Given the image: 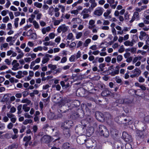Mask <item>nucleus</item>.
Returning a JSON list of instances; mask_svg holds the SVG:
<instances>
[{
    "label": "nucleus",
    "mask_w": 149,
    "mask_h": 149,
    "mask_svg": "<svg viewBox=\"0 0 149 149\" xmlns=\"http://www.w3.org/2000/svg\"><path fill=\"white\" fill-rule=\"evenodd\" d=\"M71 100H67L64 101V103L61 106V109L64 110L63 112H66L67 111L71 110L72 108L70 103Z\"/></svg>",
    "instance_id": "f257e3e1"
},
{
    "label": "nucleus",
    "mask_w": 149,
    "mask_h": 149,
    "mask_svg": "<svg viewBox=\"0 0 149 149\" xmlns=\"http://www.w3.org/2000/svg\"><path fill=\"white\" fill-rule=\"evenodd\" d=\"M84 116V112L81 109H78L76 112L73 113L71 117L73 119H76L79 118H81Z\"/></svg>",
    "instance_id": "f03ea898"
},
{
    "label": "nucleus",
    "mask_w": 149,
    "mask_h": 149,
    "mask_svg": "<svg viewBox=\"0 0 149 149\" xmlns=\"http://www.w3.org/2000/svg\"><path fill=\"white\" fill-rule=\"evenodd\" d=\"M99 130L102 136L105 137H108L109 136V132L106 127L103 125L99 126Z\"/></svg>",
    "instance_id": "7ed1b4c3"
},
{
    "label": "nucleus",
    "mask_w": 149,
    "mask_h": 149,
    "mask_svg": "<svg viewBox=\"0 0 149 149\" xmlns=\"http://www.w3.org/2000/svg\"><path fill=\"white\" fill-rule=\"evenodd\" d=\"M53 139L50 136L48 135H45L41 139V142L42 143H46L48 144V146L51 147L52 146L50 144V143Z\"/></svg>",
    "instance_id": "20e7f679"
},
{
    "label": "nucleus",
    "mask_w": 149,
    "mask_h": 149,
    "mask_svg": "<svg viewBox=\"0 0 149 149\" xmlns=\"http://www.w3.org/2000/svg\"><path fill=\"white\" fill-rule=\"evenodd\" d=\"M86 126V125H77L75 129L76 132L79 134H84L85 132Z\"/></svg>",
    "instance_id": "39448f33"
},
{
    "label": "nucleus",
    "mask_w": 149,
    "mask_h": 149,
    "mask_svg": "<svg viewBox=\"0 0 149 149\" xmlns=\"http://www.w3.org/2000/svg\"><path fill=\"white\" fill-rule=\"evenodd\" d=\"M86 147L89 149H96L98 147L97 146L96 143L93 142L91 140H88L86 141L85 143Z\"/></svg>",
    "instance_id": "423d86ee"
},
{
    "label": "nucleus",
    "mask_w": 149,
    "mask_h": 149,
    "mask_svg": "<svg viewBox=\"0 0 149 149\" xmlns=\"http://www.w3.org/2000/svg\"><path fill=\"white\" fill-rule=\"evenodd\" d=\"M122 138L127 142L132 141V139L131 136L126 132H123L122 134Z\"/></svg>",
    "instance_id": "0eeeda50"
},
{
    "label": "nucleus",
    "mask_w": 149,
    "mask_h": 149,
    "mask_svg": "<svg viewBox=\"0 0 149 149\" xmlns=\"http://www.w3.org/2000/svg\"><path fill=\"white\" fill-rule=\"evenodd\" d=\"M86 136L85 135H81L78 136L77 139V143L79 144H83L86 141Z\"/></svg>",
    "instance_id": "6e6552de"
},
{
    "label": "nucleus",
    "mask_w": 149,
    "mask_h": 149,
    "mask_svg": "<svg viewBox=\"0 0 149 149\" xmlns=\"http://www.w3.org/2000/svg\"><path fill=\"white\" fill-rule=\"evenodd\" d=\"M68 27L66 26L65 24L61 25L59 26L57 29V32L58 33H60L61 31L62 33H64L68 31Z\"/></svg>",
    "instance_id": "1a4fd4ad"
},
{
    "label": "nucleus",
    "mask_w": 149,
    "mask_h": 149,
    "mask_svg": "<svg viewBox=\"0 0 149 149\" xmlns=\"http://www.w3.org/2000/svg\"><path fill=\"white\" fill-rule=\"evenodd\" d=\"M95 116L96 119L99 121H103L104 120V115L100 112H96L95 113Z\"/></svg>",
    "instance_id": "9d476101"
},
{
    "label": "nucleus",
    "mask_w": 149,
    "mask_h": 149,
    "mask_svg": "<svg viewBox=\"0 0 149 149\" xmlns=\"http://www.w3.org/2000/svg\"><path fill=\"white\" fill-rule=\"evenodd\" d=\"M63 134L64 136L67 138H69L71 135V131L69 128L64 127L63 129Z\"/></svg>",
    "instance_id": "9b49d317"
},
{
    "label": "nucleus",
    "mask_w": 149,
    "mask_h": 149,
    "mask_svg": "<svg viewBox=\"0 0 149 149\" xmlns=\"http://www.w3.org/2000/svg\"><path fill=\"white\" fill-rule=\"evenodd\" d=\"M86 134L88 136H91L93 133L94 131V128L93 127H87L86 128Z\"/></svg>",
    "instance_id": "f8f14e48"
},
{
    "label": "nucleus",
    "mask_w": 149,
    "mask_h": 149,
    "mask_svg": "<svg viewBox=\"0 0 149 149\" xmlns=\"http://www.w3.org/2000/svg\"><path fill=\"white\" fill-rule=\"evenodd\" d=\"M102 8L101 7L97 8L94 12V14L97 16H100L102 15L103 13Z\"/></svg>",
    "instance_id": "ddd939ff"
},
{
    "label": "nucleus",
    "mask_w": 149,
    "mask_h": 149,
    "mask_svg": "<svg viewBox=\"0 0 149 149\" xmlns=\"http://www.w3.org/2000/svg\"><path fill=\"white\" fill-rule=\"evenodd\" d=\"M17 61L16 60H14L12 63V65H13V67L12 68V70L14 71L18 70L19 68H18L19 66V64L17 63Z\"/></svg>",
    "instance_id": "4468645a"
},
{
    "label": "nucleus",
    "mask_w": 149,
    "mask_h": 149,
    "mask_svg": "<svg viewBox=\"0 0 149 149\" xmlns=\"http://www.w3.org/2000/svg\"><path fill=\"white\" fill-rule=\"evenodd\" d=\"M124 103V99L123 98H120L119 99L117 100H116V102H114L113 107H116L118 106L119 107L120 106H119V105L118 104H123Z\"/></svg>",
    "instance_id": "2eb2a0df"
},
{
    "label": "nucleus",
    "mask_w": 149,
    "mask_h": 149,
    "mask_svg": "<svg viewBox=\"0 0 149 149\" xmlns=\"http://www.w3.org/2000/svg\"><path fill=\"white\" fill-rule=\"evenodd\" d=\"M136 134V138L137 140H139L143 138L144 134L142 131L137 130Z\"/></svg>",
    "instance_id": "dca6fc26"
},
{
    "label": "nucleus",
    "mask_w": 149,
    "mask_h": 149,
    "mask_svg": "<svg viewBox=\"0 0 149 149\" xmlns=\"http://www.w3.org/2000/svg\"><path fill=\"white\" fill-rule=\"evenodd\" d=\"M132 73L135 74L136 76V77H137L141 74V72L139 69L136 68L132 71Z\"/></svg>",
    "instance_id": "f3484780"
},
{
    "label": "nucleus",
    "mask_w": 149,
    "mask_h": 149,
    "mask_svg": "<svg viewBox=\"0 0 149 149\" xmlns=\"http://www.w3.org/2000/svg\"><path fill=\"white\" fill-rule=\"evenodd\" d=\"M70 103L72 108L75 107H78L80 105V102L79 100H74L73 102L71 101Z\"/></svg>",
    "instance_id": "a211bd4d"
},
{
    "label": "nucleus",
    "mask_w": 149,
    "mask_h": 149,
    "mask_svg": "<svg viewBox=\"0 0 149 149\" xmlns=\"http://www.w3.org/2000/svg\"><path fill=\"white\" fill-rule=\"evenodd\" d=\"M89 1L91 4V6L89 7V9H90L91 10H93V8L97 5L95 1V0H90Z\"/></svg>",
    "instance_id": "6ab92c4d"
},
{
    "label": "nucleus",
    "mask_w": 149,
    "mask_h": 149,
    "mask_svg": "<svg viewBox=\"0 0 149 149\" xmlns=\"http://www.w3.org/2000/svg\"><path fill=\"white\" fill-rule=\"evenodd\" d=\"M111 92L107 89H106L101 93L102 95L103 96H108L110 95Z\"/></svg>",
    "instance_id": "aec40b11"
},
{
    "label": "nucleus",
    "mask_w": 149,
    "mask_h": 149,
    "mask_svg": "<svg viewBox=\"0 0 149 149\" xmlns=\"http://www.w3.org/2000/svg\"><path fill=\"white\" fill-rule=\"evenodd\" d=\"M131 118L130 117H127L126 118H124L123 122H124V121L125 123H124L125 124H126L127 123H128V125H131L132 123V121L131 120Z\"/></svg>",
    "instance_id": "412c9836"
},
{
    "label": "nucleus",
    "mask_w": 149,
    "mask_h": 149,
    "mask_svg": "<svg viewBox=\"0 0 149 149\" xmlns=\"http://www.w3.org/2000/svg\"><path fill=\"white\" fill-rule=\"evenodd\" d=\"M73 125V121L72 120H68L66 121L64 123V125L66 126V127L69 128ZM64 127H66V126H64Z\"/></svg>",
    "instance_id": "4be33fe9"
},
{
    "label": "nucleus",
    "mask_w": 149,
    "mask_h": 149,
    "mask_svg": "<svg viewBox=\"0 0 149 149\" xmlns=\"http://www.w3.org/2000/svg\"><path fill=\"white\" fill-rule=\"evenodd\" d=\"M48 117L49 119H55V114L54 113L51 112L48 114Z\"/></svg>",
    "instance_id": "5701e85b"
},
{
    "label": "nucleus",
    "mask_w": 149,
    "mask_h": 149,
    "mask_svg": "<svg viewBox=\"0 0 149 149\" xmlns=\"http://www.w3.org/2000/svg\"><path fill=\"white\" fill-rule=\"evenodd\" d=\"M18 146L16 143H13L8 147V149H17Z\"/></svg>",
    "instance_id": "b1692460"
},
{
    "label": "nucleus",
    "mask_w": 149,
    "mask_h": 149,
    "mask_svg": "<svg viewBox=\"0 0 149 149\" xmlns=\"http://www.w3.org/2000/svg\"><path fill=\"white\" fill-rule=\"evenodd\" d=\"M27 104H24L23 105L22 109L25 112L29 111L30 109V107H27Z\"/></svg>",
    "instance_id": "393cba45"
},
{
    "label": "nucleus",
    "mask_w": 149,
    "mask_h": 149,
    "mask_svg": "<svg viewBox=\"0 0 149 149\" xmlns=\"http://www.w3.org/2000/svg\"><path fill=\"white\" fill-rule=\"evenodd\" d=\"M71 146V144L68 143H64L63 145V147L65 149H68Z\"/></svg>",
    "instance_id": "a878e982"
},
{
    "label": "nucleus",
    "mask_w": 149,
    "mask_h": 149,
    "mask_svg": "<svg viewBox=\"0 0 149 149\" xmlns=\"http://www.w3.org/2000/svg\"><path fill=\"white\" fill-rule=\"evenodd\" d=\"M48 67L51 69L52 71L54 70L57 68V66L56 65H52V64H49L48 65Z\"/></svg>",
    "instance_id": "bb28decb"
},
{
    "label": "nucleus",
    "mask_w": 149,
    "mask_h": 149,
    "mask_svg": "<svg viewBox=\"0 0 149 149\" xmlns=\"http://www.w3.org/2000/svg\"><path fill=\"white\" fill-rule=\"evenodd\" d=\"M21 102L23 103H26L27 104L29 105L31 103V101L27 98H26L22 100Z\"/></svg>",
    "instance_id": "cd10ccee"
},
{
    "label": "nucleus",
    "mask_w": 149,
    "mask_h": 149,
    "mask_svg": "<svg viewBox=\"0 0 149 149\" xmlns=\"http://www.w3.org/2000/svg\"><path fill=\"white\" fill-rule=\"evenodd\" d=\"M31 136H25L24 137L23 139V141L25 142H29L31 139Z\"/></svg>",
    "instance_id": "c85d7f7f"
},
{
    "label": "nucleus",
    "mask_w": 149,
    "mask_h": 149,
    "mask_svg": "<svg viewBox=\"0 0 149 149\" xmlns=\"http://www.w3.org/2000/svg\"><path fill=\"white\" fill-rule=\"evenodd\" d=\"M91 42V40L90 39L88 38L86 39L85 43L84 44V47H86L88 45V44Z\"/></svg>",
    "instance_id": "c756f323"
},
{
    "label": "nucleus",
    "mask_w": 149,
    "mask_h": 149,
    "mask_svg": "<svg viewBox=\"0 0 149 149\" xmlns=\"http://www.w3.org/2000/svg\"><path fill=\"white\" fill-rule=\"evenodd\" d=\"M49 58L45 56L43 57L42 61V63L43 64H45L49 60Z\"/></svg>",
    "instance_id": "7c9ffc66"
},
{
    "label": "nucleus",
    "mask_w": 149,
    "mask_h": 149,
    "mask_svg": "<svg viewBox=\"0 0 149 149\" xmlns=\"http://www.w3.org/2000/svg\"><path fill=\"white\" fill-rule=\"evenodd\" d=\"M111 10H107L106 12L104 13V16L105 17V18H107V17L108 16L109 14L111 13Z\"/></svg>",
    "instance_id": "2f4dec72"
},
{
    "label": "nucleus",
    "mask_w": 149,
    "mask_h": 149,
    "mask_svg": "<svg viewBox=\"0 0 149 149\" xmlns=\"http://www.w3.org/2000/svg\"><path fill=\"white\" fill-rule=\"evenodd\" d=\"M145 18L146 19H144L143 20V22L144 24H149V15H147L146 16Z\"/></svg>",
    "instance_id": "473e14b6"
},
{
    "label": "nucleus",
    "mask_w": 149,
    "mask_h": 149,
    "mask_svg": "<svg viewBox=\"0 0 149 149\" xmlns=\"http://www.w3.org/2000/svg\"><path fill=\"white\" fill-rule=\"evenodd\" d=\"M90 9L89 8H85L84 9L81 13V15L84 14H87L88 13L89 11L90 12L91 11L90 10H89Z\"/></svg>",
    "instance_id": "72a5a7b5"
},
{
    "label": "nucleus",
    "mask_w": 149,
    "mask_h": 149,
    "mask_svg": "<svg viewBox=\"0 0 149 149\" xmlns=\"http://www.w3.org/2000/svg\"><path fill=\"white\" fill-rule=\"evenodd\" d=\"M124 44L126 46H132L133 45L132 44L131 41H130L129 40H127L125 41L124 42Z\"/></svg>",
    "instance_id": "f704fd0d"
},
{
    "label": "nucleus",
    "mask_w": 149,
    "mask_h": 149,
    "mask_svg": "<svg viewBox=\"0 0 149 149\" xmlns=\"http://www.w3.org/2000/svg\"><path fill=\"white\" fill-rule=\"evenodd\" d=\"M139 13L137 12H134L133 17L135 19H137L139 18Z\"/></svg>",
    "instance_id": "c9c22d12"
},
{
    "label": "nucleus",
    "mask_w": 149,
    "mask_h": 149,
    "mask_svg": "<svg viewBox=\"0 0 149 149\" xmlns=\"http://www.w3.org/2000/svg\"><path fill=\"white\" fill-rule=\"evenodd\" d=\"M54 9V8L53 7H51L49 8V11H48V13L51 16H52L53 14V12Z\"/></svg>",
    "instance_id": "e433bc0d"
},
{
    "label": "nucleus",
    "mask_w": 149,
    "mask_h": 149,
    "mask_svg": "<svg viewBox=\"0 0 149 149\" xmlns=\"http://www.w3.org/2000/svg\"><path fill=\"white\" fill-rule=\"evenodd\" d=\"M42 48L41 46H39L37 48H35L33 49V51L35 52H38V51H42Z\"/></svg>",
    "instance_id": "4c0bfd02"
},
{
    "label": "nucleus",
    "mask_w": 149,
    "mask_h": 149,
    "mask_svg": "<svg viewBox=\"0 0 149 149\" xmlns=\"http://www.w3.org/2000/svg\"><path fill=\"white\" fill-rule=\"evenodd\" d=\"M34 5L36 7L39 8H41L42 5V3H39L38 2H35L34 3Z\"/></svg>",
    "instance_id": "58836bf2"
},
{
    "label": "nucleus",
    "mask_w": 149,
    "mask_h": 149,
    "mask_svg": "<svg viewBox=\"0 0 149 149\" xmlns=\"http://www.w3.org/2000/svg\"><path fill=\"white\" fill-rule=\"evenodd\" d=\"M19 20V18H17L15 19L14 25L16 28L18 26V21Z\"/></svg>",
    "instance_id": "ea45409f"
},
{
    "label": "nucleus",
    "mask_w": 149,
    "mask_h": 149,
    "mask_svg": "<svg viewBox=\"0 0 149 149\" xmlns=\"http://www.w3.org/2000/svg\"><path fill=\"white\" fill-rule=\"evenodd\" d=\"M62 116H63L61 113H57L56 114H55V119H58L59 118H60L62 117Z\"/></svg>",
    "instance_id": "a19ab883"
},
{
    "label": "nucleus",
    "mask_w": 149,
    "mask_h": 149,
    "mask_svg": "<svg viewBox=\"0 0 149 149\" xmlns=\"http://www.w3.org/2000/svg\"><path fill=\"white\" fill-rule=\"evenodd\" d=\"M124 18L125 20H129V15L128 14V12H126L124 14Z\"/></svg>",
    "instance_id": "79ce46f5"
},
{
    "label": "nucleus",
    "mask_w": 149,
    "mask_h": 149,
    "mask_svg": "<svg viewBox=\"0 0 149 149\" xmlns=\"http://www.w3.org/2000/svg\"><path fill=\"white\" fill-rule=\"evenodd\" d=\"M104 118L105 117L106 119H109L111 118V115L108 113H106L104 114Z\"/></svg>",
    "instance_id": "37998d69"
},
{
    "label": "nucleus",
    "mask_w": 149,
    "mask_h": 149,
    "mask_svg": "<svg viewBox=\"0 0 149 149\" xmlns=\"http://www.w3.org/2000/svg\"><path fill=\"white\" fill-rule=\"evenodd\" d=\"M58 7L61 9V11L62 13H63L64 12L65 10V7L64 6L59 5L58 6Z\"/></svg>",
    "instance_id": "c03bdc74"
},
{
    "label": "nucleus",
    "mask_w": 149,
    "mask_h": 149,
    "mask_svg": "<svg viewBox=\"0 0 149 149\" xmlns=\"http://www.w3.org/2000/svg\"><path fill=\"white\" fill-rule=\"evenodd\" d=\"M82 35V33L81 32H79L77 33L76 38L78 39L80 38Z\"/></svg>",
    "instance_id": "a18cd8bd"
},
{
    "label": "nucleus",
    "mask_w": 149,
    "mask_h": 149,
    "mask_svg": "<svg viewBox=\"0 0 149 149\" xmlns=\"http://www.w3.org/2000/svg\"><path fill=\"white\" fill-rule=\"evenodd\" d=\"M145 79L142 76H140L139 77L138 81L139 82L143 83L145 81Z\"/></svg>",
    "instance_id": "49530a36"
},
{
    "label": "nucleus",
    "mask_w": 149,
    "mask_h": 149,
    "mask_svg": "<svg viewBox=\"0 0 149 149\" xmlns=\"http://www.w3.org/2000/svg\"><path fill=\"white\" fill-rule=\"evenodd\" d=\"M20 53V54H18L16 58L17 59H19L23 56L24 55L23 53V52H21Z\"/></svg>",
    "instance_id": "de8ad7c7"
},
{
    "label": "nucleus",
    "mask_w": 149,
    "mask_h": 149,
    "mask_svg": "<svg viewBox=\"0 0 149 149\" xmlns=\"http://www.w3.org/2000/svg\"><path fill=\"white\" fill-rule=\"evenodd\" d=\"M122 59L123 56L121 55H119L117 56V59L118 62H120L121 61Z\"/></svg>",
    "instance_id": "09e8293b"
},
{
    "label": "nucleus",
    "mask_w": 149,
    "mask_h": 149,
    "mask_svg": "<svg viewBox=\"0 0 149 149\" xmlns=\"http://www.w3.org/2000/svg\"><path fill=\"white\" fill-rule=\"evenodd\" d=\"M33 23L36 28L38 29L39 28L38 24L36 21H33Z\"/></svg>",
    "instance_id": "8fccbe9b"
},
{
    "label": "nucleus",
    "mask_w": 149,
    "mask_h": 149,
    "mask_svg": "<svg viewBox=\"0 0 149 149\" xmlns=\"http://www.w3.org/2000/svg\"><path fill=\"white\" fill-rule=\"evenodd\" d=\"M5 128V124L0 121V130H2Z\"/></svg>",
    "instance_id": "3c124183"
},
{
    "label": "nucleus",
    "mask_w": 149,
    "mask_h": 149,
    "mask_svg": "<svg viewBox=\"0 0 149 149\" xmlns=\"http://www.w3.org/2000/svg\"><path fill=\"white\" fill-rule=\"evenodd\" d=\"M73 37V36L72 33H69L68 36H67V39L70 40L72 39Z\"/></svg>",
    "instance_id": "603ef678"
},
{
    "label": "nucleus",
    "mask_w": 149,
    "mask_h": 149,
    "mask_svg": "<svg viewBox=\"0 0 149 149\" xmlns=\"http://www.w3.org/2000/svg\"><path fill=\"white\" fill-rule=\"evenodd\" d=\"M7 116L8 118H11L13 117H15L14 115H13L11 113H7Z\"/></svg>",
    "instance_id": "864d4df0"
},
{
    "label": "nucleus",
    "mask_w": 149,
    "mask_h": 149,
    "mask_svg": "<svg viewBox=\"0 0 149 149\" xmlns=\"http://www.w3.org/2000/svg\"><path fill=\"white\" fill-rule=\"evenodd\" d=\"M13 124L10 122L7 125V128L9 129H11L12 128L13 126Z\"/></svg>",
    "instance_id": "5fc2aeb1"
},
{
    "label": "nucleus",
    "mask_w": 149,
    "mask_h": 149,
    "mask_svg": "<svg viewBox=\"0 0 149 149\" xmlns=\"http://www.w3.org/2000/svg\"><path fill=\"white\" fill-rule=\"evenodd\" d=\"M43 101L45 103V105H46L49 101V98L48 97L47 98L45 99H43Z\"/></svg>",
    "instance_id": "6e6d98bb"
},
{
    "label": "nucleus",
    "mask_w": 149,
    "mask_h": 149,
    "mask_svg": "<svg viewBox=\"0 0 149 149\" xmlns=\"http://www.w3.org/2000/svg\"><path fill=\"white\" fill-rule=\"evenodd\" d=\"M125 49L123 47V45H122L120 47V49L118 50V52L120 53H122L124 51Z\"/></svg>",
    "instance_id": "4d7b16f0"
},
{
    "label": "nucleus",
    "mask_w": 149,
    "mask_h": 149,
    "mask_svg": "<svg viewBox=\"0 0 149 149\" xmlns=\"http://www.w3.org/2000/svg\"><path fill=\"white\" fill-rule=\"evenodd\" d=\"M86 120L88 122H90L92 120V118L90 116H88L86 118Z\"/></svg>",
    "instance_id": "13d9d810"
},
{
    "label": "nucleus",
    "mask_w": 149,
    "mask_h": 149,
    "mask_svg": "<svg viewBox=\"0 0 149 149\" xmlns=\"http://www.w3.org/2000/svg\"><path fill=\"white\" fill-rule=\"evenodd\" d=\"M9 20V17L8 16H6L3 18V22L4 23H6Z\"/></svg>",
    "instance_id": "bf43d9fd"
},
{
    "label": "nucleus",
    "mask_w": 149,
    "mask_h": 149,
    "mask_svg": "<svg viewBox=\"0 0 149 149\" xmlns=\"http://www.w3.org/2000/svg\"><path fill=\"white\" fill-rule=\"evenodd\" d=\"M116 82L118 83H120L122 82V80L120 79L119 78V77H116Z\"/></svg>",
    "instance_id": "052dcab7"
},
{
    "label": "nucleus",
    "mask_w": 149,
    "mask_h": 149,
    "mask_svg": "<svg viewBox=\"0 0 149 149\" xmlns=\"http://www.w3.org/2000/svg\"><path fill=\"white\" fill-rule=\"evenodd\" d=\"M67 60V58L66 57H64L63 58H62L61 60V63H64Z\"/></svg>",
    "instance_id": "680f3d73"
},
{
    "label": "nucleus",
    "mask_w": 149,
    "mask_h": 149,
    "mask_svg": "<svg viewBox=\"0 0 149 149\" xmlns=\"http://www.w3.org/2000/svg\"><path fill=\"white\" fill-rule=\"evenodd\" d=\"M17 120L16 118L15 117H13L10 118V121L13 123H15Z\"/></svg>",
    "instance_id": "e2e57ef3"
},
{
    "label": "nucleus",
    "mask_w": 149,
    "mask_h": 149,
    "mask_svg": "<svg viewBox=\"0 0 149 149\" xmlns=\"http://www.w3.org/2000/svg\"><path fill=\"white\" fill-rule=\"evenodd\" d=\"M16 111V109L14 107H13L11 108L10 112L11 113H14Z\"/></svg>",
    "instance_id": "0e129e2a"
},
{
    "label": "nucleus",
    "mask_w": 149,
    "mask_h": 149,
    "mask_svg": "<svg viewBox=\"0 0 149 149\" xmlns=\"http://www.w3.org/2000/svg\"><path fill=\"white\" fill-rule=\"evenodd\" d=\"M75 59V56L74 55H72L69 58V61L71 62L74 61Z\"/></svg>",
    "instance_id": "69168bd1"
},
{
    "label": "nucleus",
    "mask_w": 149,
    "mask_h": 149,
    "mask_svg": "<svg viewBox=\"0 0 149 149\" xmlns=\"http://www.w3.org/2000/svg\"><path fill=\"white\" fill-rule=\"evenodd\" d=\"M3 120L5 122H6L9 120V118L7 116H5L3 118Z\"/></svg>",
    "instance_id": "338daca9"
},
{
    "label": "nucleus",
    "mask_w": 149,
    "mask_h": 149,
    "mask_svg": "<svg viewBox=\"0 0 149 149\" xmlns=\"http://www.w3.org/2000/svg\"><path fill=\"white\" fill-rule=\"evenodd\" d=\"M125 148L126 149H132L131 145L129 144L126 145Z\"/></svg>",
    "instance_id": "774afa93"
}]
</instances>
